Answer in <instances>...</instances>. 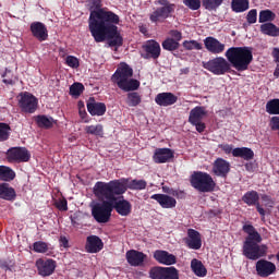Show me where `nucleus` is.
Listing matches in <instances>:
<instances>
[{"label": "nucleus", "mask_w": 279, "mask_h": 279, "mask_svg": "<svg viewBox=\"0 0 279 279\" xmlns=\"http://www.w3.org/2000/svg\"><path fill=\"white\" fill-rule=\"evenodd\" d=\"M33 250L37 254H46V252H49V245L46 242L37 241V242H34Z\"/></svg>", "instance_id": "obj_46"}, {"label": "nucleus", "mask_w": 279, "mask_h": 279, "mask_svg": "<svg viewBox=\"0 0 279 279\" xmlns=\"http://www.w3.org/2000/svg\"><path fill=\"white\" fill-rule=\"evenodd\" d=\"M80 114L82 118H84V116H86V110L82 111V109H80Z\"/></svg>", "instance_id": "obj_59"}, {"label": "nucleus", "mask_w": 279, "mask_h": 279, "mask_svg": "<svg viewBox=\"0 0 279 279\" xmlns=\"http://www.w3.org/2000/svg\"><path fill=\"white\" fill-rule=\"evenodd\" d=\"M134 75V70L128 63H121L120 66L111 76V82L117 84L120 90L124 93H131L132 90H138L141 82L131 78Z\"/></svg>", "instance_id": "obj_5"}, {"label": "nucleus", "mask_w": 279, "mask_h": 279, "mask_svg": "<svg viewBox=\"0 0 279 279\" xmlns=\"http://www.w3.org/2000/svg\"><path fill=\"white\" fill-rule=\"evenodd\" d=\"M140 32H142V34H145V29L141 28Z\"/></svg>", "instance_id": "obj_61"}, {"label": "nucleus", "mask_w": 279, "mask_h": 279, "mask_svg": "<svg viewBox=\"0 0 279 279\" xmlns=\"http://www.w3.org/2000/svg\"><path fill=\"white\" fill-rule=\"evenodd\" d=\"M78 106H80V108H84V102L83 101H78Z\"/></svg>", "instance_id": "obj_60"}, {"label": "nucleus", "mask_w": 279, "mask_h": 279, "mask_svg": "<svg viewBox=\"0 0 279 279\" xmlns=\"http://www.w3.org/2000/svg\"><path fill=\"white\" fill-rule=\"evenodd\" d=\"M191 269L198 278H206V275L208 274V270L202 260L195 258L191 262Z\"/></svg>", "instance_id": "obj_32"}, {"label": "nucleus", "mask_w": 279, "mask_h": 279, "mask_svg": "<svg viewBox=\"0 0 279 279\" xmlns=\"http://www.w3.org/2000/svg\"><path fill=\"white\" fill-rule=\"evenodd\" d=\"M169 194L177 197V199H184V197H186V193H184V191L172 190Z\"/></svg>", "instance_id": "obj_52"}, {"label": "nucleus", "mask_w": 279, "mask_h": 279, "mask_svg": "<svg viewBox=\"0 0 279 279\" xmlns=\"http://www.w3.org/2000/svg\"><path fill=\"white\" fill-rule=\"evenodd\" d=\"M184 243L189 250H202V233L195 229H187V236Z\"/></svg>", "instance_id": "obj_18"}, {"label": "nucleus", "mask_w": 279, "mask_h": 279, "mask_svg": "<svg viewBox=\"0 0 279 279\" xmlns=\"http://www.w3.org/2000/svg\"><path fill=\"white\" fill-rule=\"evenodd\" d=\"M255 270L259 278H269L276 274V264L267 259H259L255 264Z\"/></svg>", "instance_id": "obj_15"}, {"label": "nucleus", "mask_w": 279, "mask_h": 279, "mask_svg": "<svg viewBox=\"0 0 279 279\" xmlns=\"http://www.w3.org/2000/svg\"><path fill=\"white\" fill-rule=\"evenodd\" d=\"M32 154L25 147H11L7 150L8 162H29Z\"/></svg>", "instance_id": "obj_14"}, {"label": "nucleus", "mask_w": 279, "mask_h": 279, "mask_svg": "<svg viewBox=\"0 0 279 279\" xmlns=\"http://www.w3.org/2000/svg\"><path fill=\"white\" fill-rule=\"evenodd\" d=\"M0 199L5 202H14L16 199V190L8 183H0Z\"/></svg>", "instance_id": "obj_30"}, {"label": "nucleus", "mask_w": 279, "mask_h": 279, "mask_svg": "<svg viewBox=\"0 0 279 279\" xmlns=\"http://www.w3.org/2000/svg\"><path fill=\"white\" fill-rule=\"evenodd\" d=\"M203 8L205 10H208L209 12L219 10L221 5L223 4V0H201Z\"/></svg>", "instance_id": "obj_37"}, {"label": "nucleus", "mask_w": 279, "mask_h": 279, "mask_svg": "<svg viewBox=\"0 0 279 279\" xmlns=\"http://www.w3.org/2000/svg\"><path fill=\"white\" fill-rule=\"evenodd\" d=\"M19 107L26 114H34L38 109V98L29 92H22L19 95Z\"/></svg>", "instance_id": "obj_12"}, {"label": "nucleus", "mask_w": 279, "mask_h": 279, "mask_svg": "<svg viewBox=\"0 0 279 279\" xmlns=\"http://www.w3.org/2000/svg\"><path fill=\"white\" fill-rule=\"evenodd\" d=\"M92 217L97 223H108L112 217V203L110 199H99L92 205Z\"/></svg>", "instance_id": "obj_7"}, {"label": "nucleus", "mask_w": 279, "mask_h": 279, "mask_svg": "<svg viewBox=\"0 0 279 279\" xmlns=\"http://www.w3.org/2000/svg\"><path fill=\"white\" fill-rule=\"evenodd\" d=\"M233 158H242L243 160H254V150L247 147H238L232 150Z\"/></svg>", "instance_id": "obj_31"}, {"label": "nucleus", "mask_w": 279, "mask_h": 279, "mask_svg": "<svg viewBox=\"0 0 279 279\" xmlns=\"http://www.w3.org/2000/svg\"><path fill=\"white\" fill-rule=\"evenodd\" d=\"M242 230L247 234L242 246L243 256L248 260H258L267 256L268 247L266 244H259L263 243V236L256 228L252 225H244Z\"/></svg>", "instance_id": "obj_3"}, {"label": "nucleus", "mask_w": 279, "mask_h": 279, "mask_svg": "<svg viewBox=\"0 0 279 279\" xmlns=\"http://www.w3.org/2000/svg\"><path fill=\"white\" fill-rule=\"evenodd\" d=\"M109 182L116 186L118 193H126L128 189L130 191H145L147 189V181L145 180H130L126 178H122L114 179Z\"/></svg>", "instance_id": "obj_9"}, {"label": "nucleus", "mask_w": 279, "mask_h": 279, "mask_svg": "<svg viewBox=\"0 0 279 279\" xmlns=\"http://www.w3.org/2000/svg\"><path fill=\"white\" fill-rule=\"evenodd\" d=\"M85 250L88 254H97L104 250V241L97 235H89L86 240Z\"/></svg>", "instance_id": "obj_28"}, {"label": "nucleus", "mask_w": 279, "mask_h": 279, "mask_svg": "<svg viewBox=\"0 0 279 279\" xmlns=\"http://www.w3.org/2000/svg\"><path fill=\"white\" fill-rule=\"evenodd\" d=\"M155 102L157 106H161L163 108H167L169 106H173V104H178V96H175L173 93H159L155 97Z\"/></svg>", "instance_id": "obj_26"}, {"label": "nucleus", "mask_w": 279, "mask_h": 279, "mask_svg": "<svg viewBox=\"0 0 279 279\" xmlns=\"http://www.w3.org/2000/svg\"><path fill=\"white\" fill-rule=\"evenodd\" d=\"M262 34L266 36H272L274 38L279 36V27L276 24L268 22L260 25Z\"/></svg>", "instance_id": "obj_34"}, {"label": "nucleus", "mask_w": 279, "mask_h": 279, "mask_svg": "<svg viewBox=\"0 0 279 279\" xmlns=\"http://www.w3.org/2000/svg\"><path fill=\"white\" fill-rule=\"evenodd\" d=\"M213 173L218 178H228V173H230V162L223 158H217L213 165Z\"/></svg>", "instance_id": "obj_23"}, {"label": "nucleus", "mask_w": 279, "mask_h": 279, "mask_svg": "<svg viewBox=\"0 0 279 279\" xmlns=\"http://www.w3.org/2000/svg\"><path fill=\"white\" fill-rule=\"evenodd\" d=\"M150 199H155L161 206V208H175L178 206V201L174 197L167 194H153Z\"/></svg>", "instance_id": "obj_27"}, {"label": "nucleus", "mask_w": 279, "mask_h": 279, "mask_svg": "<svg viewBox=\"0 0 279 279\" xmlns=\"http://www.w3.org/2000/svg\"><path fill=\"white\" fill-rule=\"evenodd\" d=\"M205 49L209 51V53H214L215 56L219 53H223L226 51V44H221L219 39L209 36L204 39Z\"/></svg>", "instance_id": "obj_20"}, {"label": "nucleus", "mask_w": 279, "mask_h": 279, "mask_svg": "<svg viewBox=\"0 0 279 279\" xmlns=\"http://www.w3.org/2000/svg\"><path fill=\"white\" fill-rule=\"evenodd\" d=\"M157 3L161 7L149 15V21L151 23H162L166 19H171V15L175 12V4L169 2V0H157Z\"/></svg>", "instance_id": "obj_10"}, {"label": "nucleus", "mask_w": 279, "mask_h": 279, "mask_svg": "<svg viewBox=\"0 0 279 279\" xmlns=\"http://www.w3.org/2000/svg\"><path fill=\"white\" fill-rule=\"evenodd\" d=\"M161 47L166 51H177V49H180V43L173 38H167L162 41Z\"/></svg>", "instance_id": "obj_40"}, {"label": "nucleus", "mask_w": 279, "mask_h": 279, "mask_svg": "<svg viewBox=\"0 0 279 279\" xmlns=\"http://www.w3.org/2000/svg\"><path fill=\"white\" fill-rule=\"evenodd\" d=\"M183 3L190 10H199L202 8V0H183Z\"/></svg>", "instance_id": "obj_47"}, {"label": "nucleus", "mask_w": 279, "mask_h": 279, "mask_svg": "<svg viewBox=\"0 0 279 279\" xmlns=\"http://www.w3.org/2000/svg\"><path fill=\"white\" fill-rule=\"evenodd\" d=\"M190 183L193 189L201 193H211V191H215V186H217L213 177L208 172L203 171L193 172L190 177Z\"/></svg>", "instance_id": "obj_6"}, {"label": "nucleus", "mask_w": 279, "mask_h": 279, "mask_svg": "<svg viewBox=\"0 0 279 279\" xmlns=\"http://www.w3.org/2000/svg\"><path fill=\"white\" fill-rule=\"evenodd\" d=\"M90 11L88 28L95 43H106L109 47H123V36L119 32L121 19L112 11L101 8V0H87Z\"/></svg>", "instance_id": "obj_1"}, {"label": "nucleus", "mask_w": 279, "mask_h": 279, "mask_svg": "<svg viewBox=\"0 0 279 279\" xmlns=\"http://www.w3.org/2000/svg\"><path fill=\"white\" fill-rule=\"evenodd\" d=\"M259 201H260V196L258 195V192L254 190L246 192L242 196V202L247 206H256Z\"/></svg>", "instance_id": "obj_33"}, {"label": "nucleus", "mask_w": 279, "mask_h": 279, "mask_svg": "<svg viewBox=\"0 0 279 279\" xmlns=\"http://www.w3.org/2000/svg\"><path fill=\"white\" fill-rule=\"evenodd\" d=\"M266 112L268 114H279V98L271 99L266 104Z\"/></svg>", "instance_id": "obj_41"}, {"label": "nucleus", "mask_w": 279, "mask_h": 279, "mask_svg": "<svg viewBox=\"0 0 279 279\" xmlns=\"http://www.w3.org/2000/svg\"><path fill=\"white\" fill-rule=\"evenodd\" d=\"M153 258H155V260H157L159 265L169 266V265H175V263H178V257H175V255L162 250L155 251L153 254Z\"/></svg>", "instance_id": "obj_24"}, {"label": "nucleus", "mask_w": 279, "mask_h": 279, "mask_svg": "<svg viewBox=\"0 0 279 279\" xmlns=\"http://www.w3.org/2000/svg\"><path fill=\"white\" fill-rule=\"evenodd\" d=\"M256 210L260 215V217H263V219H265V209L263 207H260L259 203L256 204Z\"/></svg>", "instance_id": "obj_57"}, {"label": "nucleus", "mask_w": 279, "mask_h": 279, "mask_svg": "<svg viewBox=\"0 0 279 279\" xmlns=\"http://www.w3.org/2000/svg\"><path fill=\"white\" fill-rule=\"evenodd\" d=\"M203 69L213 73V75H226V73H232V65L228 59L223 57H216L210 59L209 61L202 62Z\"/></svg>", "instance_id": "obj_8"}, {"label": "nucleus", "mask_w": 279, "mask_h": 279, "mask_svg": "<svg viewBox=\"0 0 279 279\" xmlns=\"http://www.w3.org/2000/svg\"><path fill=\"white\" fill-rule=\"evenodd\" d=\"M36 267L39 276L47 278V276H51L56 271V260L39 258L36 260Z\"/></svg>", "instance_id": "obj_17"}, {"label": "nucleus", "mask_w": 279, "mask_h": 279, "mask_svg": "<svg viewBox=\"0 0 279 279\" xmlns=\"http://www.w3.org/2000/svg\"><path fill=\"white\" fill-rule=\"evenodd\" d=\"M56 208H58V210H61V211L69 210V202H66V198L59 199L56 203Z\"/></svg>", "instance_id": "obj_51"}, {"label": "nucleus", "mask_w": 279, "mask_h": 279, "mask_svg": "<svg viewBox=\"0 0 279 279\" xmlns=\"http://www.w3.org/2000/svg\"><path fill=\"white\" fill-rule=\"evenodd\" d=\"M59 243L61 247H69V239H66V236L61 235L59 239Z\"/></svg>", "instance_id": "obj_55"}, {"label": "nucleus", "mask_w": 279, "mask_h": 279, "mask_svg": "<svg viewBox=\"0 0 279 279\" xmlns=\"http://www.w3.org/2000/svg\"><path fill=\"white\" fill-rule=\"evenodd\" d=\"M16 178V172L8 166H0V181L1 182H12Z\"/></svg>", "instance_id": "obj_35"}, {"label": "nucleus", "mask_w": 279, "mask_h": 279, "mask_svg": "<svg viewBox=\"0 0 279 279\" xmlns=\"http://www.w3.org/2000/svg\"><path fill=\"white\" fill-rule=\"evenodd\" d=\"M11 130L10 124L0 122V143H3L10 138Z\"/></svg>", "instance_id": "obj_43"}, {"label": "nucleus", "mask_w": 279, "mask_h": 279, "mask_svg": "<svg viewBox=\"0 0 279 279\" xmlns=\"http://www.w3.org/2000/svg\"><path fill=\"white\" fill-rule=\"evenodd\" d=\"M173 159V150L171 148H156L153 160L156 165H165Z\"/></svg>", "instance_id": "obj_25"}, {"label": "nucleus", "mask_w": 279, "mask_h": 279, "mask_svg": "<svg viewBox=\"0 0 279 279\" xmlns=\"http://www.w3.org/2000/svg\"><path fill=\"white\" fill-rule=\"evenodd\" d=\"M145 51L144 58L148 60V58H153V60H158L160 58V44L154 39L147 40L143 46Z\"/></svg>", "instance_id": "obj_21"}, {"label": "nucleus", "mask_w": 279, "mask_h": 279, "mask_svg": "<svg viewBox=\"0 0 279 279\" xmlns=\"http://www.w3.org/2000/svg\"><path fill=\"white\" fill-rule=\"evenodd\" d=\"M150 279H180V270L178 268L155 266L149 270Z\"/></svg>", "instance_id": "obj_13"}, {"label": "nucleus", "mask_w": 279, "mask_h": 279, "mask_svg": "<svg viewBox=\"0 0 279 279\" xmlns=\"http://www.w3.org/2000/svg\"><path fill=\"white\" fill-rule=\"evenodd\" d=\"M93 193L97 199H110L112 210H116L121 217L132 215V203L125 199L124 193H120L117 185L111 182L97 181Z\"/></svg>", "instance_id": "obj_2"}, {"label": "nucleus", "mask_w": 279, "mask_h": 279, "mask_svg": "<svg viewBox=\"0 0 279 279\" xmlns=\"http://www.w3.org/2000/svg\"><path fill=\"white\" fill-rule=\"evenodd\" d=\"M219 149H222L225 154H232V151H234V149H232V146L229 144H220Z\"/></svg>", "instance_id": "obj_54"}, {"label": "nucleus", "mask_w": 279, "mask_h": 279, "mask_svg": "<svg viewBox=\"0 0 279 279\" xmlns=\"http://www.w3.org/2000/svg\"><path fill=\"white\" fill-rule=\"evenodd\" d=\"M143 101V98L137 92H132L126 95V104L130 108H136Z\"/></svg>", "instance_id": "obj_38"}, {"label": "nucleus", "mask_w": 279, "mask_h": 279, "mask_svg": "<svg viewBox=\"0 0 279 279\" xmlns=\"http://www.w3.org/2000/svg\"><path fill=\"white\" fill-rule=\"evenodd\" d=\"M274 75H275V77H279V63H277Z\"/></svg>", "instance_id": "obj_58"}, {"label": "nucleus", "mask_w": 279, "mask_h": 279, "mask_svg": "<svg viewBox=\"0 0 279 279\" xmlns=\"http://www.w3.org/2000/svg\"><path fill=\"white\" fill-rule=\"evenodd\" d=\"M10 74H12V71L5 69L4 73L2 74V77H3L2 82L7 86H14V84H16V81H14V78L8 76Z\"/></svg>", "instance_id": "obj_50"}, {"label": "nucleus", "mask_w": 279, "mask_h": 279, "mask_svg": "<svg viewBox=\"0 0 279 279\" xmlns=\"http://www.w3.org/2000/svg\"><path fill=\"white\" fill-rule=\"evenodd\" d=\"M87 112L92 114V117H104L106 114V104L98 102L95 100V97H89L87 102Z\"/></svg>", "instance_id": "obj_22"}, {"label": "nucleus", "mask_w": 279, "mask_h": 279, "mask_svg": "<svg viewBox=\"0 0 279 279\" xmlns=\"http://www.w3.org/2000/svg\"><path fill=\"white\" fill-rule=\"evenodd\" d=\"M258 21L259 23H271V21H276V13L269 9L262 10L259 12Z\"/></svg>", "instance_id": "obj_39"}, {"label": "nucleus", "mask_w": 279, "mask_h": 279, "mask_svg": "<svg viewBox=\"0 0 279 279\" xmlns=\"http://www.w3.org/2000/svg\"><path fill=\"white\" fill-rule=\"evenodd\" d=\"M170 36H172L173 40L180 43L182 40V32L178 29L170 31Z\"/></svg>", "instance_id": "obj_53"}, {"label": "nucleus", "mask_w": 279, "mask_h": 279, "mask_svg": "<svg viewBox=\"0 0 279 279\" xmlns=\"http://www.w3.org/2000/svg\"><path fill=\"white\" fill-rule=\"evenodd\" d=\"M35 123L37 128H40L41 130H51L56 123H58L57 120L45 114H38L34 117Z\"/></svg>", "instance_id": "obj_29"}, {"label": "nucleus", "mask_w": 279, "mask_h": 279, "mask_svg": "<svg viewBox=\"0 0 279 279\" xmlns=\"http://www.w3.org/2000/svg\"><path fill=\"white\" fill-rule=\"evenodd\" d=\"M205 117H208V111L204 106H196L190 111L189 123L196 128V132L202 134L206 131V123H204Z\"/></svg>", "instance_id": "obj_11"}, {"label": "nucleus", "mask_w": 279, "mask_h": 279, "mask_svg": "<svg viewBox=\"0 0 279 279\" xmlns=\"http://www.w3.org/2000/svg\"><path fill=\"white\" fill-rule=\"evenodd\" d=\"M86 134H92L93 136H104V125L97 124V125H88L85 128Z\"/></svg>", "instance_id": "obj_42"}, {"label": "nucleus", "mask_w": 279, "mask_h": 279, "mask_svg": "<svg viewBox=\"0 0 279 279\" xmlns=\"http://www.w3.org/2000/svg\"><path fill=\"white\" fill-rule=\"evenodd\" d=\"M272 58L277 64H279V48H274L272 49Z\"/></svg>", "instance_id": "obj_56"}, {"label": "nucleus", "mask_w": 279, "mask_h": 279, "mask_svg": "<svg viewBox=\"0 0 279 279\" xmlns=\"http://www.w3.org/2000/svg\"><path fill=\"white\" fill-rule=\"evenodd\" d=\"M183 47H184V49H186V51H193V49H195L196 51H202V49H203L202 44L195 39L184 40Z\"/></svg>", "instance_id": "obj_44"}, {"label": "nucleus", "mask_w": 279, "mask_h": 279, "mask_svg": "<svg viewBox=\"0 0 279 279\" xmlns=\"http://www.w3.org/2000/svg\"><path fill=\"white\" fill-rule=\"evenodd\" d=\"M145 260H147V254L141 251L130 250L126 252V263H129L131 267H143Z\"/></svg>", "instance_id": "obj_19"}, {"label": "nucleus", "mask_w": 279, "mask_h": 279, "mask_svg": "<svg viewBox=\"0 0 279 279\" xmlns=\"http://www.w3.org/2000/svg\"><path fill=\"white\" fill-rule=\"evenodd\" d=\"M246 21L248 25H254V23L258 21V11L256 9H252L251 11H248L246 15Z\"/></svg>", "instance_id": "obj_48"}, {"label": "nucleus", "mask_w": 279, "mask_h": 279, "mask_svg": "<svg viewBox=\"0 0 279 279\" xmlns=\"http://www.w3.org/2000/svg\"><path fill=\"white\" fill-rule=\"evenodd\" d=\"M29 31L32 36L39 43H45V40L49 38V31L47 29V25L43 22H33L29 26Z\"/></svg>", "instance_id": "obj_16"}, {"label": "nucleus", "mask_w": 279, "mask_h": 279, "mask_svg": "<svg viewBox=\"0 0 279 279\" xmlns=\"http://www.w3.org/2000/svg\"><path fill=\"white\" fill-rule=\"evenodd\" d=\"M65 64L71 69H78L80 68V59L77 57L68 56L65 59Z\"/></svg>", "instance_id": "obj_49"}, {"label": "nucleus", "mask_w": 279, "mask_h": 279, "mask_svg": "<svg viewBox=\"0 0 279 279\" xmlns=\"http://www.w3.org/2000/svg\"><path fill=\"white\" fill-rule=\"evenodd\" d=\"M84 93V84L74 83L70 86V95L71 97H80Z\"/></svg>", "instance_id": "obj_45"}, {"label": "nucleus", "mask_w": 279, "mask_h": 279, "mask_svg": "<svg viewBox=\"0 0 279 279\" xmlns=\"http://www.w3.org/2000/svg\"><path fill=\"white\" fill-rule=\"evenodd\" d=\"M231 8L233 12H245L250 10V0H232Z\"/></svg>", "instance_id": "obj_36"}, {"label": "nucleus", "mask_w": 279, "mask_h": 279, "mask_svg": "<svg viewBox=\"0 0 279 279\" xmlns=\"http://www.w3.org/2000/svg\"><path fill=\"white\" fill-rule=\"evenodd\" d=\"M230 66L235 69L239 73L247 71L254 61L252 47H231L225 53Z\"/></svg>", "instance_id": "obj_4"}]
</instances>
